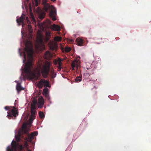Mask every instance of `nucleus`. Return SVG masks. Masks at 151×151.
Instances as JSON below:
<instances>
[{"instance_id": "f03ea898", "label": "nucleus", "mask_w": 151, "mask_h": 151, "mask_svg": "<svg viewBox=\"0 0 151 151\" xmlns=\"http://www.w3.org/2000/svg\"><path fill=\"white\" fill-rule=\"evenodd\" d=\"M29 129L27 128V125L25 123H24L22 125V128L19 130L17 135L15 136L16 141L19 142V141L20 137L22 134H25L28 135L29 139L26 138L25 140L26 141L29 142H31V139L34 138V137L37 135L38 134L37 132H34L31 133L30 134H29Z\"/></svg>"}, {"instance_id": "cd10ccee", "label": "nucleus", "mask_w": 151, "mask_h": 151, "mask_svg": "<svg viewBox=\"0 0 151 151\" xmlns=\"http://www.w3.org/2000/svg\"><path fill=\"white\" fill-rule=\"evenodd\" d=\"M39 116L41 118H43L44 116V113L41 111H40L39 113Z\"/></svg>"}, {"instance_id": "a18cd8bd", "label": "nucleus", "mask_w": 151, "mask_h": 151, "mask_svg": "<svg viewBox=\"0 0 151 151\" xmlns=\"http://www.w3.org/2000/svg\"><path fill=\"white\" fill-rule=\"evenodd\" d=\"M70 41H71V42H73V40H70Z\"/></svg>"}, {"instance_id": "1a4fd4ad", "label": "nucleus", "mask_w": 151, "mask_h": 151, "mask_svg": "<svg viewBox=\"0 0 151 151\" xmlns=\"http://www.w3.org/2000/svg\"><path fill=\"white\" fill-rule=\"evenodd\" d=\"M50 34V32L48 31V47H49L50 50L52 51L55 50L58 47V46L56 43L53 41H50L48 42L49 40V36Z\"/></svg>"}, {"instance_id": "393cba45", "label": "nucleus", "mask_w": 151, "mask_h": 151, "mask_svg": "<svg viewBox=\"0 0 151 151\" xmlns=\"http://www.w3.org/2000/svg\"><path fill=\"white\" fill-rule=\"evenodd\" d=\"M28 29L29 32L30 34L32 33V32L33 30L32 28V27L30 24L28 25Z\"/></svg>"}, {"instance_id": "c85d7f7f", "label": "nucleus", "mask_w": 151, "mask_h": 151, "mask_svg": "<svg viewBox=\"0 0 151 151\" xmlns=\"http://www.w3.org/2000/svg\"><path fill=\"white\" fill-rule=\"evenodd\" d=\"M58 69L59 70H60L61 69V65L62 64L61 62L59 63H58Z\"/></svg>"}, {"instance_id": "6ab92c4d", "label": "nucleus", "mask_w": 151, "mask_h": 151, "mask_svg": "<svg viewBox=\"0 0 151 151\" xmlns=\"http://www.w3.org/2000/svg\"><path fill=\"white\" fill-rule=\"evenodd\" d=\"M30 16H31V21L32 22V24L34 25H35L36 26V24L35 20V18L34 17V16L32 13L31 14Z\"/></svg>"}, {"instance_id": "412c9836", "label": "nucleus", "mask_w": 151, "mask_h": 151, "mask_svg": "<svg viewBox=\"0 0 151 151\" xmlns=\"http://www.w3.org/2000/svg\"><path fill=\"white\" fill-rule=\"evenodd\" d=\"M32 3L34 5L37 6L40 3V0H34L32 1Z\"/></svg>"}, {"instance_id": "9b49d317", "label": "nucleus", "mask_w": 151, "mask_h": 151, "mask_svg": "<svg viewBox=\"0 0 151 151\" xmlns=\"http://www.w3.org/2000/svg\"><path fill=\"white\" fill-rule=\"evenodd\" d=\"M80 64V62L79 60H75L72 62L71 63V68L72 70H75V68L76 70H77Z\"/></svg>"}, {"instance_id": "f704fd0d", "label": "nucleus", "mask_w": 151, "mask_h": 151, "mask_svg": "<svg viewBox=\"0 0 151 151\" xmlns=\"http://www.w3.org/2000/svg\"><path fill=\"white\" fill-rule=\"evenodd\" d=\"M21 33H22V37H23V36H24V35L23 34V31H21Z\"/></svg>"}, {"instance_id": "72a5a7b5", "label": "nucleus", "mask_w": 151, "mask_h": 151, "mask_svg": "<svg viewBox=\"0 0 151 151\" xmlns=\"http://www.w3.org/2000/svg\"><path fill=\"white\" fill-rule=\"evenodd\" d=\"M28 17H27L26 18V20L27 21V22L28 23H29L30 22L29 21V20H28Z\"/></svg>"}, {"instance_id": "4be33fe9", "label": "nucleus", "mask_w": 151, "mask_h": 151, "mask_svg": "<svg viewBox=\"0 0 151 151\" xmlns=\"http://www.w3.org/2000/svg\"><path fill=\"white\" fill-rule=\"evenodd\" d=\"M82 80V76H79L76 77L75 79V81L76 82H79Z\"/></svg>"}, {"instance_id": "dca6fc26", "label": "nucleus", "mask_w": 151, "mask_h": 151, "mask_svg": "<svg viewBox=\"0 0 151 151\" xmlns=\"http://www.w3.org/2000/svg\"><path fill=\"white\" fill-rule=\"evenodd\" d=\"M77 44L78 46H82L83 45V39L80 38H77L76 40Z\"/></svg>"}, {"instance_id": "58836bf2", "label": "nucleus", "mask_w": 151, "mask_h": 151, "mask_svg": "<svg viewBox=\"0 0 151 151\" xmlns=\"http://www.w3.org/2000/svg\"><path fill=\"white\" fill-rule=\"evenodd\" d=\"M61 50H62L63 51L64 50V49H63V48H61Z\"/></svg>"}, {"instance_id": "4c0bfd02", "label": "nucleus", "mask_w": 151, "mask_h": 151, "mask_svg": "<svg viewBox=\"0 0 151 151\" xmlns=\"http://www.w3.org/2000/svg\"><path fill=\"white\" fill-rule=\"evenodd\" d=\"M15 82L17 83H19L18 82V81H15Z\"/></svg>"}, {"instance_id": "6e6552de", "label": "nucleus", "mask_w": 151, "mask_h": 151, "mask_svg": "<svg viewBox=\"0 0 151 151\" xmlns=\"http://www.w3.org/2000/svg\"><path fill=\"white\" fill-rule=\"evenodd\" d=\"M37 85L40 88H41L43 86H46L45 88L43 90V94L44 96L47 97V81H45L44 79H41L37 83Z\"/></svg>"}, {"instance_id": "c03bdc74", "label": "nucleus", "mask_w": 151, "mask_h": 151, "mask_svg": "<svg viewBox=\"0 0 151 151\" xmlns=\"http://www.w3.org/2000/svg\"><path fill=\"white\" fill-rule=\"evenodd\" d=\"M49 27L48 26V27H47V28H48V29L49 28Z\"/></svg>"}, {"instance_id": "79ce46f5", "label": "nucleus", "mask_w": 151, "mask_h": 151, "mask_svg": "<svg viewBox=\"0 0 151 151\" xmlns=\"http://www.w3.org/2000/svg\"><path fill=\"white\" fill-rule=\"evenodd\" d=\"M19 78L20 80H22V78L21 77H20Z\"/></svg>"}, {"instance_id": "b1692460", "label": "nucleus", "mask_w": 151, "mask_h": 151, "mask_svg": "<svg viewBox=\"0 0 151 151\" xmlns=\"http://www.w3.org/2000/svg\"><path fill=\"white\" fill-rule=\"evenodd\" d=\"M54 40L56 41H60L61 40V38L60 37L57 36L55 37Z\"/></svg>"}, {"instance_id": "49530a36", "label": "nucleus", "mask_w": 151, "mask_h": 151, "mask_svg": "<svg viewBox=\"0 0 151 151\" xmlns=\"http://www.w3.org/2000/svg\"><path fill=\"white\" fill-rule=\"evenodd\" d=\"M22 8L23 9H24V7H23V6H22Z\"/></svg>"}, {"instance_id": "5701e85b", "label": "nucleus", "mask_w": 151, "mask_h": 151, "mask_svg": "<svg viewBox=\"0 0 151 151\" xmlns=\"http://www.w3.org/2000/svg\"><path fill=\"white\" fill-rule=\"evenodd\" d=\"M71 50V48L68 47H65L64 48V50L66 52H69Z\"/></svg>"}, {"instance_id": "2f4dec72", "label": "nucleus", "mask_w": 151, "mask_h": 151, "mask_svg": "<svg viewBox=\"0 0 151 151\" xmlns=\"http://www.w3.org/2000/svg\"><path fill=\"white\" fill-rule=\"evenodd\" d=\"M51 87V86L50 85L49 81H48V87L50 88Z\"/></svg>"}, {"instance_id": "a878e982", "label": "nucleus", "mask_w": 151, "mask_h": 151, "mask_svg": "<svg viewBox=\"0 0 151 151\" xmlns=\"http://www.w3.org/2000/svg\"><path fill=\"white\" fill-rule=\"evenodd\" d=\"M45 15V14L44 12H42L40 13L39 15V18L41 19H42L44 18Z\"/></svg>"}, {"instance_id": "7c9ffc66", "label": "nucleus", "mask_w": 151, "mask_h": 151, "mask_svg": "<svg viewBox=\"0 0 151 151\" xmlns=\"http://www.w3.org/2000/svg\"><path fill=\"white\" fill-rule=\"evenodd\" d=\"M26 142L24 143V147H26L28 146V144L27 143V141H26Z\"/></svg>"}, {"instance_id": "f257e3e1", "label": "nucleus", "mask_w": 151, "mask_h": 151, "mask_svg": "<svg viewBox=\"0 0 151 151\" xmlns=\"http://www.w3.org/2000/svg\"><path fill=\"white\" fill-rule=\"evenodd\" d=\"M21 49H19V52L20 56H24L23 62L24 63L26 60L27 55L28 60L25 64L24 69V73L28 78L31 79L37 80L40 75L41 72L43 76L46 78L47 76V65L46 64L42 67L39 65L37 68L34 71H32V61L34 51L33 50L32 44L30 41H27L25 44V47L22 52H21Z\"/></svg>"}, {"instance_id": "c9c22d12", "label": "nucleus", "mask_w": 151, "mask_h": 151, "mask_svg": "<svg viewBox=\"0 0 151 151\" xmlns=\"http://www.w3.org/2000/svg\"><path fill=\"white\" fill-rule=\"evenodd\" d=\"M47 21H48V24L50 23V20L48 19Z\"/></svg>"}, {"instance_id": "0eeeda50", "label": "nucleus", "mask_w": 151, "mask_h": 151, "mask_svg": "<svg viewBox=\"0 0 151 151\" xmlns=\"http://www.w3.org/2000/svg\"><path fill=\"white\" fill-rule=\"evenodd\" d=\"M47 6L48 10H49V16L53 21L56 20L57 14L55 8L53 5H50L49 3H48Z\"/></svg>"}, {"instance_id": "e433bc0d", "label": "nucleus", "mask_w": 151, "mask_h": 151, "mask_svg": "<svg viewBox=\"0 0 151 151\" xmlns=\"http://www.w3.org/2000/svg\"><path fill=\"white\" fill-rule=\"evenodd\" d=\"M50 0L51 1L54 2V1H56V0Z\"/></svg>"}, {"instance_id": "ddd939ff", "label": "nucleus", "mask_w": 151, "mask_h": 151, "mask_svg": "<svg viewBox=\"0 0 151 151\" xmlns=\"http://www.w3.org/2000/svg\"><path fill=\"white\" fill-rule=\"evenodd\" d=\"M44 104V100L41 96H40L38 98V102L37 105L38 108H41L42 107Z\"/></svg>"}, {"instance_id": "37998d69", "label": "nucleus", "mask_w": 151, "mask_h": 151, "mask_svg": "<svg viewBox=\"0 0 151 151\" xmlns=\"http://www.w3.org/2000/svg\"><path fill=\"white\" fill-rule=\"evenodd\" d=\"M45 34H46V35H47V32H46Z\"/></svg>"}, {"instance_id": "9d476101", "label": "nucleus", "mask_w": 151, "mask_h": 151, "mask_svg": "<svg viewBox=\"0 0 151 151\" xmlns=\"http://www.w3.org/2000/svg\"><path fill=\"white\" fill-rule=\"evenodd\" d=\"M7 113L8 115L7 116L9 119H10L12 116H16L18 114L17 110L14 107H13Z\"/></svg>"}, {"instance_id": "ea45409f", "label": "nucleus", "mask_w": 151, "mask_h": 151, "mask_svg": "<svg viewBox=\"0 0 151 151\" xmlns=\"http://www.w3.org/2000/svg\"><path fill=\"white\" fill-rule=\"evenodd\" d=\"M37 9H39L40 10H41V9L40 8H38Z\"/></svg>"}, {"instance_id": "2eb2a0df", "label": "nucleus", "mask_w": 151, "mask_h": 151, "mask_svg": "<svg viewBox=\"0 0 151 151\" xmlns=\"http://www.w3.org/2000/svg\"><path fill=\"white\" fill-rule=\"evenodd\" d=\"M98 42H96L98 44L101 43H106L108 41V40L106 38H100L98 39Z\"/></svg>"}, {"instance_id": "09e8293b", "label": "nucleus", "mask_w": 151, "mask_h": 151, "mask_svg": "<svg viewBox=\"0 0 151 151\" xmlns=\"http://www.w3.org/2000/svg\"><path fill=\"white\" fill-rule=\"evenodd\" d=\"M45 53H46H46H47V52H45Z\"/></svg>"}, {"instance_id": "20e7f679", "label": "nucleus", "mask_w": 151, "mask_h": 151, "mask_svg": "<svg viewBox=\"0 0 151 151\" xmlns=\"http://www.w3.org/2000/svg\"><path fill=\"white\" fill-rule=\"evenodd\" d=\"M37 101L34 99L32 101L31 106V115L29 119L28 122L27 124H25L27 125H28L31 126L32 122L33 120L34 119L35 117V114L36 112V105Z\"/></svg>"}, {"instance_id": "f8f14e48", "label": "nucleus", "mask_w": 151, "mask_h": 151, "mask_svg": "<svg viewBox=\"0 0 151 151\" xmlns=\"http://www.w3.org/2000/svg\"><path fill=\"white\" fill-rule=\"evenodd\" d=\"M25 18V15H22L19 19L17 18L16 20L17 22L19 25H20L22 24V27H23L24 26V24L23 22L24 19Z\"/></svg>"}, {"instance_id": "f3484780", "label": "nucleus", "mask_w": 151, "mask_h": 151, "mask_svg": "<svg viewBox=\"0 0 151 151\" xmlns=\"http://www.w3.org/2000/svg\"><path fill=\"white\" fill-rule=\"evenodd\" d=\"M47 0H42V4L43 5V9L46 12H47Z\"/></svg>"}, {"instance_id": "a19ab883", "label": "nucleus", "mask_w": 151, "mask_h": 151, "mask_svg": "<svg viewBox=\"0 0 151 151\" xmlns=\"http://www.w3.org/2000/svg\"><path fill=\"white\" fill-rule=\"evenodd\" d=\"M42 27V31H44V29L43 28V27Z\"/></svg>"}, {"instance_id": "39448f33", "label": "nucleus", "mask_w": 151, "mask_h": 151, "mask_svg": "<svg viewBox=\"0 0 151 151\" xmlns=\"http://www.w3.org/2000/svg\"><path fill=\"white\" fill-rule=\"evenodd\" d=\"M22 148V145L17 143L15 141L13 140L11 145L7 148V151H21Z\"/></svg>"}, {"instance_id": "7ed1b4c3", "label": "nucleus", "mask_w": 151, "mask_h": 151, "mask_svg": "<svg viewBox=\"0 0 151 151\" xmlns=\"http://www.w3.org/2000/svg\"><path fill=\"white\" fill-rule=\"evenodd\" d=\"M43 37L41 31L38 30L37 38V44L36 45L37 50H42L44 49L45 46L43 42Z\"/></svg>"}, {"instance_id": "c756f323", "label": "nucleus", "mask_w": 151, "mask_h": 151, "mask_svg": "<svg viewBox=\"0 0 151 151\" xmlns=\"http://www.w3.org/2000/svg\"><path fill=\"white\" fill-rule=\"evenodd\" d=\"M48 103L49 102H50V103H51V102L50 100V97H49V96L48 95Z\"/></svg>"}, {"instance_id": "423d86ee", "label": "nucleus", "mask_w": 151, "mask_h": 151, "mask_svg": "<svg viewBox=\"0 0 151 151\" xmlns=\"http://www.w3.org/2000/svg\"><path fill=\"white\" fill-rule=\"evenodd\" d=\"M52 62L50 61H48V75L50 77V81L51 83L53 84L54 82V78L56 77V74L55 73L54 69L52 67H51L52 64Z\"/></svg>"}, {"instance_id": "473e14b6", "label": "nucleus", "mask_w": 151, "mask_h": 151, "mask_svg": "<svg viewBox=\"0 0 151 151\" xmlns=\"http://www.w3.org/2000/svg\"><path fill=\"white\" fill-rule=\"evenodd\" d=\"M4 109L6 110H8L9 109V107L6 106L4 107Z\"/></svg>"}, {"instance_id": "aec40b11", "label": "nucleus", "mask_w": 151, "mask_h": 151, "mask_svg": "<svg viewBox=\"0 0 151 151\" xmlns=\"http://www.w3.org/2000/svg\"><path fill=\"white\" fill-rule=\"evenodd\" d=\"M48 60H51L54 56V54L48 51Z\"/></svg>"}, {"instance_id": "bb28decb", "label": "nucleus", "mask_w": 151, "mask_h": 151, "mask_svg": "<svg viewBox=\"0 0 151 151\" xmlns=\"http://www.w3.org/2000/svg\"><path fill=\"white\" fill-rule=\"evenodd\" d=\"M61 60L60 58H59L57 60H54L53 62L54 64H56L57 63H59L61 62Z\"/></svg>"}, {"instance_id": "de8ad7c7", "label": "nucleus", "mask_w": 151, "mask_h": 151, "mask_svg": "<svg viewBox=\"0 0 151 151\" xmlns=\"http://www.w3.org/2000/svg\"><path fill=\"white\" fill-rule=\"evenodd\" d=\"M78 58H80V56H79L78 57Z\"/></svg>"}, {"instance_id": "a211bd4d", "label": "nucleus", "mask_w": 151, "mask_h": 151, "mask_svg": "<svg viewBox=\"0 0 151 151\" xmlns=\"http://www.w3.org/2000/svg\"><path fill=\"white\" fill-rule=\"evenodd\" d=\"M21 83H17L16 86V89L18 91L24 89V88L21 86Z\"/></svg>"}, {"instance_id": "4468645a", "label": "nucleus", "mask_w": 151, "mask_h": 151, "mask_svg": "<svg viewBox=\"0 0 151 151\" xmlns=\"http://www.w3.org/2000/svg\"><path fill=\"white\" fill-rule=\"evenodd\" d=\"M50 28L53 31H59L60 29V27L58 25H55V24L50 25Z\"/></svg>"}]
</instances>
